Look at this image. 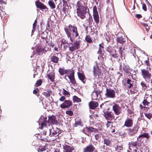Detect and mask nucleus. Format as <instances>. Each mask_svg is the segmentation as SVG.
<instances>
[{"label": "nucleus", "instance_id": "aec40b11", "mask_svg": "<svg viewBox=\"0 0 152 152\" xmlns=\"http://www.w3.org/2000/svg\"><path fill=\"white\" fill-rule=\"evenodd\" d=\"M52 132V137H56L58 136L61 132V130L58 128H56L54 129H51Z\"/></svg>", "mask_w": 152, "mask_h": 152}, {"label": "nucleus", "instance_id": "cd10ccee", "mask_svg": "<svg viewBox=\"0 0 152 152\" xmlns=\"http://www.w3.org/2000/svg\"><path fill=\"white\" fill-rule=\"evenodd\" d=\"M52 93V92L50 90H48L45 92L42 93V94L45 96L46 98H48L50 97L51 94Z\"/></svg>", "mask_w": 152, "mask_h": 152}, {"label": "nucleus", "instance_id": "13d9d810", "mask_svg": "<svg viewBox=\"0 0 152 152\" xmlns=\"http://www.w3.org/2000/svg\"><path fill=\"white\" fill-rule=\"evenodd\" d=\"M42 34H41L42 35L41 36L42 38L43 39H45V38L47 37V35H46V34H44V32H42Z\"/></svg>", "mask_w": 152, "mask_h": 152}, {"label": "nucleus", "instance_id": "6ab92c4d", "mask_svg": "<svg viewBox=\"0 0 152 152\" xmlns=\"http://www.w3.org/2000/svg\"><path fill=\"white\" fill-rule=\"evenodd\" d=\"M133 122V120L131 118H127L125 121L124 126L127 127H131L132 126Z\"/></svg>", "mask_w": 152, "mask_h": 152}, {"label": "nucleus", "instance_id": "e2e57ef3", "mask_svg": "<svg viewBox=\"0 0 152 152\" xmlns=\"http://www.w3.org/2000/svg\"><path fill=\"white\" fill-rule=\"evenodd\" d=\"M115 127L112 126L111 128L110 129V131L111 133H114L115 132Z\"/></svg>", "mask_w": 152, "mask_h": 152}, {"label": "nucleus", "instance_id": "1a4fd4ad", "mask_svg": "<svg viewBox=\"0 0 152 152\" xmlns=\"http://www.w3.org/2000/svg\"><path fill=\"white\" fill-rule=\"evenodd\" d=\"M142 103L144 105L149 107L150 105L152 104V97L145 96Z\"/></svg>", "mask_w": 152, "mask_h": 152}, {"label": "nucleus", "instance_id": "338daca9", "mask_svg": "<svg viewBox=\"0 0 152 152\" xmlns=\"http://www.w3.org/2000/svg\"><path fill=\"white\" fill-rule=\"evenodd\" d=\"M149 59L148 58H147V60L145 61L144 62L145 64L147 65L148 66H150V64L149 63Z\"/></svg>", "mask_w": 152, "mask_h": 152}, {"label": "nucleus", "instance_id": "864d4df0", "mask_svg": "<svg viewBox=\"0 0 152 152\" xmlns=\"http://www.w3.org/2000/svg\"><path fill=\"white\" fill-rule=\"evenodd\" d=\"M37 24V19L34 21V22L33 25V29L32 30V32H34L35 30V28Z\"/></svg>", "mask_w": 152, "mask_h": 152}, {"label": "nucleus", "instance_id": "8fccbe9b", "mask_svg": "<svg viewBox=\"0 0 152 152\" xmlns=\"http://www.w3.org/2000/svg\"><path fill=\"white\" fill-rule=\"evenodd\" d=\"M47 149V147L46 146H39L38 149L39 151L40 152H42L45 151Z\"/></svg>", "mask_w": 152, "mask_h": 152}, {"label": "nucleus", "instance_id": "412c9836", "mask_svg": "<svg viewBox=\"0 0 152 152\" xmlns=\"http://www.w3.org/2000/svg\"><path fill=\"white\" fill-rule=\"evenodd\" d=\"M99 104L98 102H96L91 101L89 103V106L90 109L94 110L98 107Z\"/></svg>", "mask_w": 152, "mask_h": 152}, {"label": "nucleus", "instance_id": "37998d69", "mask_svg": "<svg viewBox=\"0 0 152 152\" xmlns=\"http://www.w3.org/2000/svg\"><path fill=\"white\" fill-rule=\"evenodd\" d=\"M42 79H39L37 80L34 85L35 87H39L42 84Z\"/></svg>", "mask_w": 152, "mask_h": 152}, {"label": "nucleus", "instance_id": "a878e982", "mask_svg": "<svg viewBox=\"0 0 152 152\" xmlns=\"http://www.w3.org/2000/svg\"><path fill=\"white\" fill-rule=\"evenodd\" d=\"M47 77L50 79V80L52 82H54L55 81L54 79L55 78V74L53 73H50L47 75Z\"/></svg>", "mask_w": 152, "mask_h": 152}, {"label": "nucleus", "instance_id": "4be33fe9", "mask_svg": "<svg viewBox=\"0 0 152 152\" xmlns=\"http://www.w3.org/2000/svg\"><path fill=\"white\" fill-rule=\"evenodd\" d=\"M47 122L48 124L50 123L52 124H58V121L56 119V117L54 116H51L49 117Z\"/></svg>", "mask_w": 152, "mask_h": 152}, {"label": "nucleus", "instance_id": "6e6552de", "mask_svg": "<svg viewBox=\"0 0 152 152\" xmlns=\"http://www.w3.org/2000/svg\"><path fill=\"white\" fill-rule=\"evenodd\" d=\"M83 152H98V151L93 145L90 144L83 148Z\"/></svg>", "mask_w": 152, "mask_h": 152}, {"label": "nucleus", "instance_id": "ea45409f", "mask_svg": "<svg viewBox=\"0 0 152 152\" xmlns=\"http://www.w3.org/2000/svg\"><path fill=\"white\" fill-rule=\"evenodd\" d=\"M47 119V117L44 118L43 122L41 124V127L40 128L41 129H42L44 126L47 125V124L48 123Z\"/></svg>", "mask_w": 152, "mask_h": 152}, {"label": "nucleus", "instance_id": "a18cd8bd", "mask_svg": "<svg viewBox=\"0 0 152 152\" xmlns=\"http://www.w3.org/2000/svg\"><path fill=\"white\" fill-rule=\"evenodd\" d=\"M78 16H80V18L82 19H83L85 18L86 16L85 15L86 13H83L82 12H77Z\"/></svg>", "mask_w": 152, "mask_h": 152}, {"label": "nucleus", "instance_id": "20e7f679", "mask_svg": "<svg viewBox=\"0 0 152 152\" xmlns=\"http://www.w3.org/2000/svg\"><path fill=\"white\" fill-rule=\"evenodd\" d=\"M141 75L143 78L146 80H150L152 76L151 73L148 70L145 69L141 70Z\"/></svg>", "mask_w": 152, "mask_h": 152}, {"label": "nucleus", "instance_id": "c756f323", "mask_svg": "<svg viewBox=\"0 0 152 152\" xmlns=\"http://www.w3.org/2000/svg\"><path fill=\"white\" fill-rule=\"evenodd\" d=\"M104 144L107 146H110L111 145V140L108 138H105L104 139Z\"/></svg>", "mask_w": 152, "mask_h": 152}, {"label": "nucleus", "instance_id": "dca6fc26", "mask_svg": "<svg viewBox=\"0 0 152 152\" xmlns=\"http://www.w3.org/2000/svg\"><path fill=\"white\" fill-rule=\"evenodd\" d=\"M77 75L79 79L84 84H85L86 83V78L85 75L83 73H81L78 72L77 73Z\"/></svg>", "mask_w": 152, "mask_h": 152}, {"label": "nucleus", "instance_id": "c03bdc74", "mask_svg": "<svg viewBox=\"0 0 152 152\" xmlns=\"http://www.w3.org/2000/svg\"><path fill=\"white\" fill-rule=\"evenodd\" d=\"M48 4L51 8L54 9L56 7V6L53 0L50 1L48 2Z\"/></svg>", "mask_w": 152, "mask_h": 152}, {"label": "nucleus", "instance_id": "f03ea898", "mask_svg": "<svg viewBox=\"0 0 152 152\" xmlns=\"http://www.w3.org/2000/svg\"><path fill=\"white\" fill-rule=\"evenodd\" d=\"M119 29L120 30V31L118 32V31H116V33H117L116 34H115L116 35V42L123 45L126 42L125 37L121 31V30H122L121 28H119Z\"/></svg>", "mask_w": 152, "mask_h": 152}, {"label": "nucleus", "instance_id": "052dcab7", "mask_svg": "<svg viewBox=\"0 0 152 152\" xmlns=\"http://www.w3.org/2000/svg\"><path fill=\"white\" fill-rule=\"evenodd\" d=\"M67 115L70 116L73 115V111L71 110H67Z\"/></svg>", "mask_w": 152, "mask_h": 152}, {"label": "nucleus", "instance_id": "39448f33", "mask_svg": "<svg viewBox=\"0 0 152 152\" xmlns=\"http://www.w3.org/2000/svg\"><path fill=\"white\" fill-rule=\"evenodd\" d=\"M113 104L112 109L115 114L118 115L121 114L122 112L121 107L115 102H113Z\"/></svg>", "mask_w": 152, "mask_h": 152}, {"label": "nucleus", "instance_id": "9b49d317", "mask_svg": "<svg viewBox=\"0 0 152 152\" xmlns=\"http://www.w3.org/2000/svg\"><path fill=\"white\" fill-rule=\"evenodd\" d=\"M93 13L94 20L96 24H97L99 22V17L97 7L96 6H94L93 7Z\"/></svg>", "mask_w": 152, "mask_h": 152}, {"label": "nucleus", "instance_id": "7c9ffc66", "mask_svg": "<svg viewBox=\"0 0 152 152\" xmlns=\"http://www.w3.org/2000/svg\"><path fill=\"white\" fill-rule=\"evenodd\" d=\"M146 96L152 97V88H151L149 89L146 90L145 96Z\"/></svg>", "mask_w": 152, "mask_h": 152}, {"label": "nucleus", "instance_id": "393cba45", "mask_svg": "<svg viewBox=\"0 0 152 152\" xmlns=\"http://www.w3.org/2000/svg\"><path fill=\"white\" fill-rule=\"evenodd\" d=\"M140 84L141 86L142 90L144 91H145L149 86V85L144 81H142Z\"/></svg>", "mask_w": 152, "mask_h": 152}, {"label": "nucleus", "instance_id": "0e129e2a", "mask_svg": "<svg viewBox=\"0 0 152 152\" xmlns=\"http://www.w3.org/2000/svg\"><path fill=\"white\" fill-rule=\"evenodd\" d=\"M142 8L144 11H147V7L146 4H142Z\"/></svg>", "mask_w": 152, "mask_h": 152}, {"label": "nucleus", "instance_id": "9d476101", "mask_svg": "<svg viewBox=\"0 0 152 152\" xmlns=\"http://www.w3.org/2000/svg\"><path fill=\"white\" fill-rule=\"evenodd\" d=\"M77 12H82L83 13H86L87 7L83 6L80 3V1H78L77 4Z\"/></svg>", "mask_w": 152, "mask_h": 152}, {"label": "nucleus", "instance_id": "a19ab883", "mask_svg": "<svg viewBox=\"0 0 152 152\" xmlns=\"http://www.w3.org/2000/svg\"><path fill=\"white\" fill-rule=\"evenodd\" d=\"M85 39L88 43H91L92 42L91 38L90 36L88 35H86Z\"/></svg>", "mask_w": 152, "mask_h": 152}, {"label": "nucleus", "instance_id": "f8f14e48", "mask_svg": "<svg viewBox=\"0 0 152 152\" xmlns=\"http://www.w3.org/2000/svg\"><path fill=\"white\" fill-rule=\"evenodd\" d=\"M106 93L105 94L106 96L107 97L113 98L115 97V93L114 90L111 89L106 88Z\"/></svg>", "mask_w": 152, "mask_h": 152}, {"label": "nucleus", "instance_id": "774afa93", "mask_svg": "<svg viewBox=\"0 0 152 152\" xmlns=\"http://www.w3.org/2000/svg\"><path fill=\"white\" fill-rule=\"evenodd\" d=\"M39 91V90L38 88H36L35 90H34L33 91V93L34 94H36Z\"/></svg>", "mask_w": 152, "mask_h": 152}, {"label": "nucleus", "instance_id": "423d86ee", "mask_svg": "<svg viewBox=\"0 0 152 152\" xmlns=\"http://www.w3.org/2000/svg\"><path fill=\"white\" fill-rule=\"evenodd\" d=\"M126 82L123 83L124 87H126L129 89H130L133 87V86L135 84V82L130 78L127 77L125 80Z\"/></svg>", "mask_w": 152, "mask_h": 152}, {"label": "nucleus", "instance_id": "e433bc0d", "mask_svg": "<svg viewBox=\"0 0 152 152\" xmlns=\"http://www.w3.org/2000/svg\"><path fill=\"white\" fill-rule=\"evenodd\" d=\"M102 44H99V50L97 52V53L101 55L102 54V49L104 48V47L102 45Z\"/></svg>", "mask_w": 152, "mask_h": 152}, {"label": "nucleus", "instance_id": "f704fd0d", "mask_svg": "<svg viewBox=\"0 0 152 152\" xmlns=\"http://www.w3.org/2000/svg\"><path fill=\"white\" fill-rule=\"evenodd\" d=\"M67 74L69 75H68V77L74 76L75 72L73 69H70L69 71H67Z\"/></svg>", "mask_w": 152, "mask_h": 152}, {"label": "nucleus", "instance_id": "5fc2aeb1", "mask_svg": "<svg viewBox=\"0 0 152 152\" xmlns=\"http://www.w3.org/2000/svg\"><path fill=\"white\" fill-rule=\"evenodd\" d=\"M123 148L122 146H117L115 148L116 151L118 152H120L121 150H123Z\"/></svg>", "mask_w": 152, "mask_h": 152}, {"label": "nucleus", "instance_id": "4d7b16f0", "mask_svg": "<svg viewBox=\"0 0 152 152\" xmlns=\"http://www.w3.org/2000/svg\"><path fill=\"white\" fill-rule=\"evenodd\" d=\"M146 106H143L141 104H140V107L141 109H142L144 108L145 110L146 109L147 110H148L149 109V107H148L147 106L146 107Z\"/></svg>", "mask_w": 152, "mask_h": 152}, {"label": "nucleus", "instance_id": "f257e3e1", "mask_svg": "<svg viewBox=\"0 0 152 152\" xmlns=\"http://www.w3.org/2000/svg\"><path fill=\"white\" fill-rule=\"evenodd\" d=\"M68 28L71 33L67 31V36L71 42H73L74 41L75 38H76L79 36L77 28L74 25L71 24L68 26Z\"/></svg>", "mask_w": 152, "mask_h": 152}, {"label": "nucleus", "instance_id": "79ce46f5", "mask_svg": "<svg viewBox=\"0 0 152 152\" xmlns=\"http://www.w3.org/2000/svg\"><path fill=\"white\" fill-rule=\"evenodd\" d=\"M61 46H63L64 49H66V40L64 39H62L61 40Z\"/></svg>", "mask_w": 152, "mask_h": 152}, {"label": "nucleus", "instance_id": "09e8293b", "mask_svg": "<svg viewBox=\"0 0 152 152\" xmlns=\"http://www.w3.org/2000/svg\"><path fill=\"white\" fill-rule=\"evenodd\" d=\"M75 148L73 147L67 145V152H73Z\"/></svg>", "mask_w": 152, "mask_h": 152}, {"label": "nucleus", "instance_id": "f3484780", "mask_svg": "<svg viewBox=\"0 0 152 152\" xmlns=\"http://www.w3.org/2000/svg\"><path fill=\"white\" fill-rule=\"evenodd\" d=\"M86 128L87 130V135L88 136H90L89 135L91 133H96L98 132V130L97 129L91 127H86Z\"/></svg>", "mask_w": 152, "mask_h": 152}, {"label": "nucleus", "instance_id": "0eeeda50", "mask_svg": "<svg viewBox=\"0 0 152 152\" xmlns=\"http://www.w3.org/2000/svg\"><path fill=\"white\" fill-rule=\"evenodd\" d=\"M139 127V126H138L137 125H134L132 129L129 128L127 129L128 134L130 136H133L137 133Z\"/></svg>", "mask_w": 152, "mask_h": 152}, {"label": "nucleus", "instance_id": "680f3d73", "mask_svg": "<svg viewBox=\"0 0 152 152\" xmlns=\"http://www.w3.org/2000/svg\"><path fill=\"white\" fill-rule=\"evenodd\" d=\"M118 51L119 52V53L120 54L121 56V57L122 56V54L123 52V50H122V47L121 46L119 48H118Z\"/></svg>", "mask_w": 152, "mask_h": 152}, {"label": "nucleus", "instance_id": "3c124183", "mask_svg": "<svg viewBox=\"0 0 152 152\" xmlns=\"http://www.w3.org/2000/svg\"><path fill=\"white\" fill-rule=\"evenodd\" d=\"M142 25L144 26L146 30L147 31H148L150 29L149 27L148 26L147 23H142Z\"/></svg>", "mask_w": 152, "mask_h": 152}, {"label": "nucleus", "instance_id": "2f4dec72", "mask_svg": "<svg viewBox=\"0 0 152 152\" xmlns=\"http://www.w3.org/2000/svg\"><path fill=\"white\" fill-rule=\"evenodd\" d=\"M51 130L49 129L48 130L46 131H44L43 132L42 134L44 136H46L47 135V134H48V136H47V137H52L51 135Z\"/></svg>", "mask_w": 152, "mask_h": 152}, {"label": "nucleus", "instance_id": "6e6d98bb", "mask_svg": "<svg viewBox=\"0 0 152 152\" xmlns=\"http://www.w3.org/2000/svg\"><path fill=\"white\" fill-rule=\"evenodd\" d=\"M72 104V102L71 101L67 100V108L71 106Z\"/></svg>", "mask_w": 152, "mask_h": 152}, {"label": "nucleus", "instance_id": "58836bf2", "mask_svg": "<svg viewBox=\"0 0 152 152\" xmlns=\"http://www.w3.org/2000/svg\"><path fill=\"white\" fill-rule=\"evenodd\" d=\"M63 1L64 4L63 5V7L62 8V11L63 12H64V14H66V1L64 0H63ZM65 16H66V15H65Z\"/></svg>", "mask_w": 152, "mask_h": 152}, {"label": "nucleus", "instance_id": "de8ad7c7", "mask_svg": "<svg viewBox=\"0 0 152 152\" xmlns=\"http://www.w3.org/2000/svg\"><path fill=\"white\" fill-rule=\"evenodd\" d=\"M36 53L39 55L42 54L43 53V50L41 48H38L36 50Z\"/></svg>", "mask_w": 152, "mask_h": 152}, {"label": "nucleus", "instance_id": "bf43d9fd", "mask_svg": "<svg viewBox=\"0 0 152 152\" xmlns=\"http://www.w3.org/2000/svg\"><path fill=\"white\" fill-rule=\"evenodd\" d=\"M40 140L42 141L45 142H48V140L47 138H42V137H40Z\"/></svg>", "mask_w": 152, "mask_h": 152}, {"label": "nucleus", "instance_id": "603ef678", "mask_svg": "<svg viewBox=\"0 0 152 152\" xmlns=\"http://www.w3.org/2000/svg\"><path fill=\"white\" fill-rule=\"evenodd\" d=\"M60 107L62 109L66 108V100H65L60 105Z\"/></svg>", "mask_w": 152, "mask_h": 152}, {"label": "nucleus", "instance_id": "c85d7f7f", "mask_svg": "<svg viewBox=\"0 0 152 152\" xmlns=\"http://www.w3.org/2000/svg\"><path fill=\"white\" fill-rule=\"evenodd\" d=\"M50 59L52 62L54 63H58L59 58L56 56L53 55L51 56Z\"/></svg>", "mask_w": 152, "mask_h": 152}, {"label": "nucleus", "instance_id": "2eb2a0df", "mask_svg": "<svg viewBox=\"0 0 152 152\" xmlns=\"http://www.w3.org/2000/svg\"><path fill=\"white\" fill-rule=\"evenodd\" d=\"M129 149L132 150V149L130 148L132 147V148H139L140 146V143L138 142V140L136 141H132L129 143Z\"/></svg>", "mask_w": 152, "mask_h": 152}, {"label": "nucleus", "instance_id": "a211bd4d", "mask_svg": "<svg viewBox=\"0 0 152 152\" xmlns=\"http://www.w3.org/2000/svg\"><path fill=\"white\" fill-rule=\"evenodd\" d=\"M35 4L37 7L42 10L48 9L47 7L43 3L39 1V0L35 1Z\"/></svg>", "mask_w": 152, "mask_h": 152}, {"label": "nucleus", "instance_id": "b1692460", "mask_svg": "<svg viewBox=\"0 0 152 152\" xmlns=\"http://www.w3.org/2000/svg\"><path fill=\"white\" fill-rule=\"evenodd\" d=\"M128 67H129V66L128 65L126 64L125 63H123V65L122 67L123 69L126 74H131V73L130 71L131 70Z\"/></svg>", "mask_w": 152, "mask_h": 152}, {"label": "nucleus", "instance_id": "69168bd1", "mask_svg": "<svg viewBox=\"0 0 152 152\" xmlns=\"http://www.w3.org/2000/svg\"><path fill=\"white\" fill-rule=\"evenodd\" d=\"M133 152H142V151L140 149L137 148L134 150H133Z\"/></svg>", "mask_w": 152, "mask_h": 152}, {"label": "nucleus", "instance_id": "c9c22d12", "mask_svg": "<svg viewBox=\"0 0 152 152\" xmlns=\"http://www.w3.org/2000/svg\"><path fill=\"white\" fill-rule=\"evenodd\" d=\"M72 98L74 103L75 102L78 103L81 101V99L76 96H73Z\"/></svg>", "mask_w": 152, "mask_h": 152}, {"label": "nucleus", "instance_id": "49530a36", "mask_svg": "<svg viewBox=\"0 0 152 152\" xmlns=\"http://www.w3.org/2000/svg\"><path fill=\"white\" fill-rule=\"evenodd\" d=\"M144 114L145 116L149 120L152 118V114L151 113H144Z\"/></svg>", "mask_w": 152, "mask_h": 152}, {"label": "nucleus", "instance_id": "7ed1b4c3", "mask_svg": "<svg viewBox=\"0 0 152 152\" xmlns=\"http://www.w3.org/2000/svg\"><path fill=\"white\" fill-rule=\"evenodd\" d=\"M80 40L77 41L76 40L75 42H74L73 44L71 42H69V48L70 51L71 52H73L75 50L79 48L80 46ZM68 44V43L67 42V44Z\"/></svg>", "mask_w": 152, "mask_h": 152}, {"label": "nucleus", "instance_id": "bb28decb", "mask_svg": "<svg viewBox=\"0 0 152 152\" xmlns=\"http://www.w3.org/2000/svg\"><path fill=\"white\" fill-rule=\"evenodd\" d=\"M150 135L148 133H143V134H140L137 137V140L140 138H145L147 140L150 138Z\"/></svg>", "mask_w": 152, "mask_h": 152}, {"label": "nucleus", "instance_id": "473e14b6", "mask_svg": "<svg viewBox=\"0 0 152 152\" xmlns=\"http://www.w3.org/2000/svg\"><path fill=\"white\" fill-rule=\"evenodd\" d=\"M68 77L70 80V82L72 83L73 85L74 86L75 85L77 86V84L76 83L74 76L69 77Z\"/></svg>", "mask_w": 152, "mask_h": 152}, {"label": "nucleus", "instance_id": "72a5a7b5", "mask_svg": "<svg viewBox=\"0 0 152 152\" xmlns=\"http://www.w3.org/2000/svg\"><path fill=\"white\" fill-rule=\"evenodd\" d=\"M96 93V90H95L94 91L92 92L91 94L92 99L93 100H95L97 99V95Z\"/></svg>", "mask_w": 152, "mask_h": 152}, {"label": "nucleus", "instance_id": "4c0bfd02", "mask_svg": "<svg viewBox=\"0 0 152 152\" xmlns=\"http://www.w3.org/2000/svg\"><path fill=\"white\" fill-rule=\"evenodd\" d=\"M58 71L60 75H63L64 74L66 73V70H65L64 68H60Z\"/></svg>", "mask_w": 152, "mask_h": 152}, {"label": "nucleus", "instance_id": "5701e85b", "mask_svg": "<svg viewBox=\"0 0 152 152\" xmlns=\"http://www.w3.org/2000/svg\"><path fill=\"white\" fill-rule=\"evenodd\" d=\"M112 48L111 47L108 48L107 51L110 53V55L114 58H117L118 57V53H116V50H114L115 53H113L110 50V49Z\"/></svg>", "mask_w": 152, "mask_h": 152}, {"label": "nucleus", "instance_id": "ddd939ff", "mask_svg": "<svg viewBox=\"0 0 152 152\" xmlns=\"http://www.w3.org/2000/svg\"><path fill=\"white\" fill-rule=\"evenodd\" d=\"M104 117L107 120H115V117L112 112H107L104 113Z\"/></svg>", "mask_w": 152, "mask_h": 152}, {"label": "nucleus", "instance_id": "4468645a", "mask_svg": "<svg viewBox=\"0 0 152 152\" xmlns=\"http://www.w3.org/2000/svg\"><path fill=\"white\" fill-rule=\"evenodd\" d=\"M93 72L94 76L95 77L98 76L99 77L101 75V71L97 64L94 66Z\"/></svg>", "mask_w": 152, "mask_h": 152}]
</instances>
